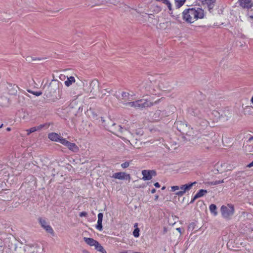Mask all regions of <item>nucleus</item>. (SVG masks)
<instances>
[{"label":"nucleus","instance_id":"nucleus-2","mask_svg":"<svg viewBox=\"0 0 253 253\" xmlns=\"http://www.w3.org/2000/svg\"><path fill=\"white\" fill-rule=\"evenodd\" d=\"M182 15L185 21L192 23L198 19L203 18L204 17V12L200 8H191L184 10Z\"/></svg>","mask_w":253,"mask_h":253},{"label":"nucleus","instance_id":"nucleus-27","mask_svg":"<svg viewBox=\"0 0 253 253\" xmlns=\"http://www.w3.org/2000/svg\"><path fill=\"white\" fill-rule=\"evenodd\" d=\"M106 92H107L109 94H110V90H108L107 89L102 90L101 91V93L102 95L100 97L103 98L105 95H106Z\"/></svg>","mask_w":253,"mask_h":253},{"label":"nucleus","instance_id":"nucleus-7","mask_svg":"<svg viewBox=\"0 0 253 253\" xmlns=\"http://www.w3.org/2000/svg\"><path fill=\"white\" fill-rule=\"evenodd\" d=\"M142 174L143 175L142 179L145 181L151 179L153 176L156 175V172L153 170H143L142 171Z\"/></svg>","mask_w":253,"mask_h":253},{"label":"nucleus","instance_id":"nucleus-24","mask_svg":"<svg viewBox=\"0 0 253 253\" xmlns=\"http://www.w3.org/2000/svg\"><path fill=\"white\" fill-rule=\"evenodd\" d=\"M116 125L115 124H113L112 125L111 129L115 131L116 133H122L123 128L120 126H118L117 128H114L113 127Z\"/></svg>","mask_w":253,"mask_h":253},{"label":"nucleus","instance_id":"nucleus-30","mask_svg":"<svg viewBox=\"0 0 253 253\" xmlns=\"http://www.w3.org/2000/svg\"><path fill=\"white\" fill-rule=\"evenodd\" d=\"M129 163L127 162H126L121 164V167L125 169V168H127L129 166Z\"/></svg>","mask_w":253,"mask_h":253},{"label":"nucleus","instance_id":"nucleus-33","mask_svg":"<svg viewBox=\"0 0 253 253\" xmlns=\"http://www.w3.org/2000/svg\"><path fill=\"white\" fill-rule=\"evenodd\" d=\"M253 167V161L251 163H250L249 165H248L247 167L248 168H251Z\"/></svg>","mask_w":253,"mask_h":253},{"label":"nucleus","instance_id":"nucleus-44","mask_svg":"<svg viewBox=\"0 0 253 253\" xmlns=\"http://www.w3.org/2000/svg\"><path fill=\"white\" fill-rule=\"evenodd\" d=\"M2 126H3V124H2L1 126H0V128L2 127Z\"/></svg>","mask_w":253,"mask_h":253},{"label":"nucleus","instance_id":"nucleus-32","mask_svg":"<svg viewBox=\"0 0 253 253\" xmlns=\"http://www.w3.org/2000/svg\"><path fill=\"white\" fill-rule=\"evenodd\" d=\"M86 215H87V213L86 212H84V211L82 212L80 214V216L81 217L86 216Z\"/></svg>","mask_w":253,"mask_h":253},{"label":"nucleus","instance_id":"nucleus-3","mask_svg":"<svg viewBox=\"0 0 253 253\" xmlns=\"http://www.w3.org/2000/svg\"><path fill=\"white\" fill-rule=\"evenodd\" d=\"M197 183L196 182H191L184 185L173 186L171 187V191L175 192V194L178 196H183L186 192L189 191L193 186Z\"/></svg>","mask_w":253,"mask_h":253},{"label":"nucleus","instance_id":"nucleus-12","mask_svg":"<svg viewBox=\"0 0 253 253\" xmlns=\"http://www.w3.org/2000/svg\"><path fill=\"white\" fill-rule=\"evenodd\" d=\"M18 88H19L17 85L12 84H8L7 86L8 93L11 95H16L17 94V89Z\"/></svg>","mask_w":253,"mask_h":253},{"label":"nucleus","instance_id":"nucleus-20","mask_svg":"<svg viewBox=\"0 0 253 253\" xmlns=\"http://www.w3.org/2000/svg\"><path fill=\"white\" fill-rule=\"evenodd\" d=\"M95 250H96L98 252H99L101 253H107L105 250L104 248L98 243L97 242L96 244L94 246Z\"/></svg>","mask_w":253,"mask_h":253},{"label":"nucleus","instance_id":"nucleus-11","mask_svg":"<svg viewBox=\"0 0 253 253\" xmlns=\"http://www.w3.org/2000/svg\"><path fill=\"white\" fill-rule=\"evenodd\" d=\"M48 138L53 141L59 142L61 143V139L65 138L60 136L58 134L55 132H51L48 135Z\"/></svg>","mask_w":253,"mask_h":253},{"label":"nucleus","instance_id":"nucleus-26","mask_svg":"<svg viewBox=\"0 0 253 253\" xmlns=\"http://www.w3.org/2000/svg\"><path fill=\"white\" fill-rule=\"evenodd\" d=\"M202 2L204 3L208 4L209 6H210L211 4H212L215 0H201Z\"/></svg>","mask_w":253,"mask_h":253},{"label":"nucleus","instance_id":"nucleus-36","mask_svg":"<svg viewBox=\"0 0 253 253\" xmlns=\"http://www.w3.org/2000/svg\"><path fill=\"white\" fill-rule=\"evenodd\" d=\"M156 192V189H153L152 190H151V193L152 194L153 193H155Z\"/></svg>","mask_w":253,"mask_h":253},{"label":"nucleus","instance_id":"nucleus-8","mask_svg":"<svg viewBox=\"0 0 253 253\" xmlns=\"http://www.w3.org/2000/svg\"><path fill=\"white\" fill-rule=\"evenodd\" d=\"M113 178L119 180L128 179L130 180V176L129 174H126L124 172H119L114 173L112 176Z\"/></svg>","mask_w":253,"mask_h":253},{"label":"nucleus","instance_id":"nucleus-10","mask_svg":"<svg viewBox=\"0 0 253 253\" xmlns=\"http://www.w3.org/2000/svg\"><path fill=\"white\" fill-rule=\"evenodd\" d=\"M244 150L246 152H253V136H251L244 145Z\"/></svg>","mask_w":253,"mask_h":253},{"label":"nucleus","instance_id":"nucleus-23","mask_svg":"<svg viewBox=\"0 0 253 253\" xmlns=\"http://www.w3.org/2000/svg\"><path fill=\"white\" fill-rule=\"evenodd\" d=\"M157 1L161 2L164 4H166L169 10H171L172 5L169 0H156Z\"/></svg>","mask_w":253,"mask_h":253},{"label":"nucleus","instance_id":"nucleus-21","mask_svg":"<svg viewBox=\"0 0 253 253\" xmlns=\"http://www.w3.org/2000/svg\"><path fill=\"white\" fill-rule=\"evenodd\" d=\"M75 82V79L74 77L70 76L69 77H67V79L65 81L64 84L67 86H69L71 85L73 83Z\"/></svg>","mask_w":253,"mask_h":253},{"label":"nucleus","instance_id":"nucleus-28","mask_svg":"<svg viewBox=\"0 0 253 253\" xmlns=\"http://www.w3.org/2000/svg\"><path fill=\"white\" fill-rule=\"evenodd\" d=\"M139 229L138 228H136L133 232V235L135 237H138L139 236Z\"/></svg>","mask_w":253,"mask_h":253},{"label":"nucleus","instance_id":"nucleus-16","mask_svg":"<svg viewBox=\"0 0 253 253\" xmlns=\"http://www.w3.org/2000/svg\"><path fill=\"white\" fill-rule=\"evenodd\" d=\"M84 240L88 245L94 247L97 242L96 240H95L93 238L87 237H84Z\"/></svg>","mask_w":253,"mask_h":253},{"label":"nucleus","instance_id":"nucleus-22","mask_svg":"<svg viewBox=\"0 0 253 253\" xmlns=\"http://www.w3.org/2000/svg\"><path fill=\"white\" fill-rule=\"evenodd\" d=\"M210 211L211 213H212L214 216L217 215V207L215 205L211 204L210 206L209 207Z\"/></svg>","mask_w":253,"mask_h":253},{"label":"nucleus","instance_id":"nucleus-14","mask_svg":"<svg viewBox=\"0 0 253 253\" xmlns=\"http://www.w3.org/2000/svg\"><path fill=\"white\" fill-rule=\"evenodd\" d=\"M207 193V191L206 190H203V189L200 190L199 191V192L198 193H197L196 194V195L194 196L191 203H193L196 199L203 197L204 195H205Z\"/></svg>","mask_w":253,"mask_h":253},{"label":"nucleus","instance_id":"nucleus-4","mask_svg":"<svg viewBox=\"0 0 253 253\" xmlns=\"http://www.w3.org/2000/svg\"><path fill=\"white\" fill-rule=\"evenodd\" d=\"M222 216L226 219H230L234 213V207L231 204L222 206L220 209Z\"/></svg>","mask_w":253,"mask_h":253},{"label":"nucleus","instance_id":"nucleus-25","mask_svg":"<svg viewBox=\"0 0 253 253\" xmlns=\"http://www.w3.org/2000/svg\"><path fill=\"white\" fill-rule=\"evenodd\" d=\"M186 0H174L176 6L179 8L185 3Z\"/></svg>","mask_w":253,"mask_h":253},{"label":"nucleus","instance_id":"nucleus-47","mask_svg":"<svg viewBox=\"0 0 253 253\" xmlns=\"http://www.w3.org/2000/svg\"><path fill=\"white\" fill-rule=\"evenodd\" d=\"M129 133L130 135H132V134L131 133V132H129Z\"/></svg>","mask_w":253,"mask_h":253},{"label":"nucleus","instance_id":"nucleus-39","mask_svg":"<svg viewBox=\"0 0 253 253\" xmlns=\"http://www.w3.org/2000/svg\"><path fill=\"white\" fill-rule=\"evenodd\" d=\"M82 94V93H79L76 96V98H77L78 97H79V96H80Z\"/></svg>","mask_w":253,"mask_h":253},{"label":"nucleus","instance_id":"nucleus-38","mask_svg":"<svg viewBox=\"0 0 253 253\" xmlns=\"http://www.w3.org/2000/svg\"><path fill=\"white\" fill-rule=\"evenodd\" d=\"M137 225H138V223H135V224H134V227H136V228H137Z\"/></svg>","mask_w":253,"mask_h":253},{"label":"nucleus","instance_id":"nucleus-41","mask_svg":"<svg viewBox=\"0 0 253 253\" xmlns=\"http://www.w3.org/2000/svg\"><path fill=\"white\" fill-rule=\"evenodd\" d=\"M251 102H252V104H253V96L252 97V98L251 99Z\"/></svg>","mask_w":253,"mask_h":253},{"label":"nucleus","instance_id":"nucleus-15","mask_svg":"<svg viewBox=\"0 0 253 253\" xmlns=\"http://www.w3.org/2000/svg\"><path fill=\"white\" fill-rule=\"evenodd\" d=\"M169 86V83L166 80H162L159 84V86L162 90L167 89Z\"/></svg>","mask_w":253,"mask_h":253},{"label":"nucleus","instance_id":"nucleus-1","mask_svg":"<svg viewBox=\"0 0 253 253\" xmlns=\"http://www.w3.org/2000/svg\"><path fill=\"white\" fill-rule=\"evenodd\" d=\"M131 97L129 93L126 92H123L122 93L121 97L118 98L121 101V103L125 106L126 108H141L150 107L154 104H157L160 99L155 101V102L151 101L148 99H140L135 101L127 102V101H131Z\"/></svg>","mask_w":253,"mask_h":253},{"label":"nucleus","instance_id":"nucleus-17","mask_svg":"<svg viewBox=\"0 0 253 253\" xmlns=\"http://www.w3.org/2000/svg\"><path fill=\"white\" fill-rule=\"evenodd\" d=\"M240 5L244 8H249L252 6L251 0H241Z\"/></svg>","mask_w":253,"mask_h":253},{"label":"nucleus","instance_id":"nucleus-42","mask_svg":"<svg viewBox=\"0 0 253 253\" xmlns=\"http://www.w3.org/2000/svg\"><path fill=\"white\" fill-rule=\"evenodd\" d=\"M176 229L178 230V231L180 232V229L179 228H178Z\"/></svg>","mask_w":253,"mask_h":253},{"label":"nucleus","instance_id":"nucleus-31","mask_svg":"<svg viewBox=\"0 0 253 253\" xmlns=\"http://www.w3.org/2000/svg\"><path fill=\"white\" fill-rule=\"evenodd\" d=\"M223 182V180H216L215 181L212 182L211 183V184L212 185H217V184H219L222 183Z\"/></svg>","mask_w":253,"mask_h":253},{"label":"nucleus","instance_id":"nucleus-6","mask_svg":"<svg viewBox=\"0 0 253 253\" xmlns=\"http://www.w3.org/2000/svg\"><path fill=\"white\" fill-rule=\"evenodd\" d=\"M39 222L42 227L45 230V231L50 233L51 235L54 234V231L52 227L49 225L48 223L46 221L45 219L40 218L39 219Z\"/></svg>","mask_w":253,"mask_h":253},{"label":"nucleus","instance_id":"nucleus-5","mask_svg":"<svg viewBox=\"0 0 253 253\" xmlns=\"http://www.w3.org/2000/svg\"><path fill=\"white\" fill-rule=\"evenodd\" d=\"M61 143L73 152L76 153L79 151V148L75 143H71L66 139H61Z\"/></svg>","mask_w":253,"mask_h":253},{"label":"nucleus","instance_id":"nucleus-29","mask_svg":"<svg viewBox=\"0 0 253 253\" xmlns=\"http://www.w3.org/2000/svg\"><path fill=\"white\" fill-rule=\"evenodd\" d=\"M28 91L29 92H30L32 94H33L34 95H35L37 96H40L42 94V92L41 91H31L30 90H28Z\"/></svg>","mask_w":253,"mask_h":253},{"label":"nucleus","instance_id":"nucleus-19","mask_svg":"<svg viewBox=\"0 0 253 253\" xmlns=\"http://www.w3.org/2000/svg\"><path fill=\"white\" fill-rule=\"evenodd\" d=\"M45 126L44 125H41L37 126L32 127L30 129H27L26 131L27 132V135H29L30 133L36 131L38 130L41 129L42 128Z\"/></svg>","mask_w":253,"mask_h":253},{"label":"nucleus","instance_id":"nucleus-18","mask_svg":"<svg viewBox=\"0 0 253 253\" xmlns=\"http://www.w3.org/2000/svg\"><path fill=\"white\" fill-rule=\"evenodd\" d=\"M197 123L199 126H201L202 127H206L209 125V122L207 120L201 118H199L198 119Z\"/></svg>","mask_w":253,"mask_h":253},{"label":"nucleus","instance_id":"nucleus-46","mask_svg":"<svg viewBox=\"0 0 253 253\" xmlns=\"http://www.w3.org/2000/svg\"><path fill=\"white\" fill-rule=\"evenodd\" d=\"M250 17H251V18H253V16H250Z\"/></svg>","mask_w":253,"mask_h":253},{"label":"nucleus","instance_id":"nucleus-9","mask_svg":"<svg viewBox=\"0 0 253 253\" xmlns=\"http://www.w3.org/2000/svg\"><path fill=\"white\" fill-rule=\"evenodd\" d=\"M90 93L93 95H97V92L99 90V83L96 81H92L90 83Z\"/></svg>","mask_w":253,"mask_h":253},{"label":"nucleus","instance_id":"nucleus-37","mask_svg":"<svg viewBox=\"0 0 253 253\" xmlns=\"http://www.w3.org/2000/svg\"><path fill=\"white\" fill-rule=\"evenodd\" d=\"M159 198V196L158 195H156L155 196V200H157Z\"/></svg>","mask_w":253,"mask_h":253},{"label":"nucleus","instance_id":"nucleus-40","mask_svg":"<svg viewBox=\"0 0 253 253\" xmlns=\"http://www.w3.org/2000/svg\"><path fill=\"white\" fill-rule=\"evenodd\" d=\"M6 129L7 131H10L11 129L10 127H7Z\"/></svg>","mask_w":253,"mask_h":253},{"label":"nucleus","instance_id":"nucleus-43","mask_svg":"<svg viewBox=\"0 0 253 253\" xmlns=\"http://www.w3.org/2000/svg\"><path fill=\"white\" fill-rule=\"evenodd\" d=\"M165 189V186L163 187L162 188V190H164Z\"/></svg>","mask_w":253,"mask_h":253},{"label":"nucleus","instance_id":"nucleus-13","mask_svg":"<svg viewBox=\"0 0 253 253\" xmlns=\"http://www.w3.org/2000/svg\"><path fill=\"white\" fill-rule=\"evenodd\" d=\"M103 215L102 213H98L97 224L96 226V228L99 231H101L102 230V222L103 220Z\"/></svg>","mask_w":253,"mask_h":253},{"label":"nucleus","instance_id":"nucleus-45","mask_svg":"<svg viewBox=\"0 0 253 253\" xmlns=\"http://www.w3.org/2000/svg\"><path fill=\"white\" fill-rule=\"evenodd\" d=\"M76 94V93L74 92L73 94Z\"/></svg>","mask_w":253,"mask_h":253},{"label":"nucleus","instance_id":"nucleus-34","mask_svg":"<svg viewBox=\"0 0 253 253\" xmlns=\"http://www.w3.org/2000/svg\"><path fill=\"white\" fill-rule=\"evenodd\" d=\"M154 185L156 187L159 188L160 187V185L158 182H156L154 184Z\"/></svg>","mask_w":253,"mask_h":253},{"label":"nucleus","instance_id":"nucleus-35","mask_svg":"<svg viewBox=\"0 0 253 253\" xmlns=\"http://www.w3.org/2000/svg\"><path fill=\"white\" fill-rule=\"evenodd\" d=\"M83 253H90L89 251L86 250H83L82 251Z\"/></svg>","mask_w":253,"mask_h":253}]
</instances>
